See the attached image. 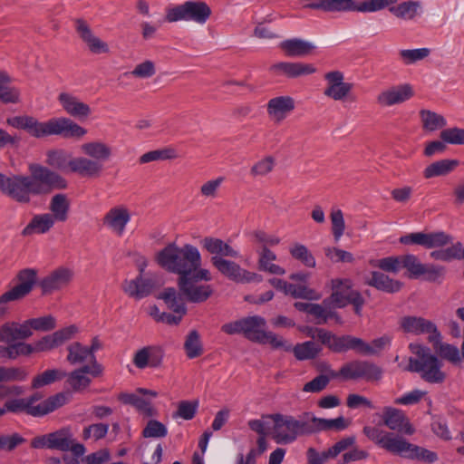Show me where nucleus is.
<instances>
[{
	"instance_id": "1",
	"label": "nucleus",
	"mask_w": 464,
	"mask_h": 464,
	"mask_svg": "<svg viewBox=\"0 0 464 464\" xmlns=\"http://www.w3.org/2000/svg\"><path fill=\"white\" fill-rule=\"evenodd\" d=\"M29 170L30 176L10 177L6 195L17 202L29 203L31 194H47L53 188L63 189L67 187V181L62 176L46 167L31 164Z\"/></svg>"
},
{
	"instance_id": "2",
	"label": "nucleus",
	"mask_w": 464,
	"mask_h": 464,
	"mask_svg": "<svg viewBox=\"0 0 464 464\" xmlns=\"http://www.w3.org/2000/svg\"><path fill=\"white\" fill-rule=\"evenodd\" d=\"M7 123L14 128L26 130L29 135L36 139L57 135L65 139L81 140L87 134L85 128L66 117L39 121L32 116H14L7 119Z\"/></svg>"
},
{
	"instance_id": "3",
	"label": "nucleus",
	"mask_w": 464,
	"mask_h": 464,
	"mask_svg": "<svg viewBox=\"0 0 464 464\" xmlns=\"http://www.w3.org/2000/svg\"><path fill=\"white\" fill-rule=\"evenodd\" d=\"M362 433L378 447L402 458L432 463L438 459L435 452L412 444L403 437L387 432L375 426H364Z\"/></svg>"
},
{
	"instance_id": "4",
	"label": "nucleus",
	"mask_w": 464,
	"mask_h": 464,
	"mask_svg": "<svg viewBox=\"0 0 464 464\" xmlns=\"http://www.w3.org/2000/svg\"><path fill=\"white\" fill-rule=\"evenodd\" d=\"M156 261L164 270L179 277H186L203 269L201 254L191 244L179 246L176 243H169L158 252Z\"/></svg>"
},
{
	"instance_id": "5",
	"label": "nucleus",
	"mask_w": 464,
	"mask_h": 464,
	"mask_svg": "<svg viewBox=\"0 0 464 464\" xmlns=\"http://www.w3.org/2000/svg\"><path fill=\"white\" fill-rule=\"evenodd\" d=\"M310 415L311 412H305L299 420H296L291 415L268 414L267 418L272 420L271 436L273 440L279 444H289L295 441L298 436L312 434Z\"/></svg>"
},
{
	"instance_id": "6",
	"label": "nucleus",
	"mask_w": 464,
	"mask_h": 464,
	"mask_svg": "<svg viewBox=\"0 0 464 464\" xmlns=\"http://www.w3.org/2000/svg\"><path fill=\"white\" fill-rule=\"evenodd\" d=\"M410 349L417 358H409L405 371L419 373L422 380L430 383H442L445 381L446 373L441 370V361L428 347L411 344Z\"/></svg>"
},
{
	"instance_id": "7",
	"label": "nucleus",
	"mask_w": 464,
	"mask_h": 464,
	"mask_svg": "<svg viewBox=\"0 0 464 464\" xmlns=\"http://www.w3.org/2000/svg\"><path fill=\"white\" fill-rule=\"evenodd\" d=\"M397 0H312L306 5L310 9L325 12H360L373 13L389 7Z\"/></svg>"
},
{
	"instance_id": "8",
	"label": "nucleus",
	"mask_w": 464,
	"mask_h": 464,
	"mask_svg": "<svg viewBox=\"0 0 464 464\" xmlns=\"http://www.w3.org/2000/svg\"><path fill=\"white\" fill-rule=\"evenodd\" d=\"M266 321L259 315L248 316L243 318V334L252 342L261 344L269 343L274 349L291 350V343L274 334L266 331Z\"/></svg>"
},
{
	"instance_id": "9",
	"label": "nucleus",
	"mask_w": 464,
	"mask_h": 464,
	"mask_svg": "<svg viewBox=\"0 0 464 464\" xmlns=\"http://www.w3.org/2000/svg\"><path fill=\"white\" fill-rule=\"evenodd\" d=\"M212 279L209 270L203 268L196 273L178 278L179 292L191 303H203L213 294L210 285L199 284V281H210Z\"/></svg>"
},
{
	"instance_id": "10",
	"label": "nucleus",
	"mask_w": 464,
	"mask_h": 464,
	"mask_svg": "<svg viewBox=\"0 0 464 464\" xmlns=\"http://www.w3.org/2000/svg\"><path fill=\"white\" fill-rule=\"evenodd\" d=\"M211 15V9L203 1H186L182 5L169 7L166 11L165 20L169 23L193 21L205 24Z\"/></svg>"
},
{
	"instance_id": "11",
	"label": "nucleus",
	"mask_w": 464,
	"mask_h": 464,
	"mask_svg": "<svg viewBox=\"0 0 464 464\" xmlns=\"http://www.w3.org/2000/svg\"><path fill=\"white\" fill-rule=\"evenodd\" d=\"M381 367L369 361H353L343 364L339 372L331 371L333 378L342 377L344 380L362 379L366 382H378L382 377Z\"/></svg>"
},
{
	"instance_id": "12",
	"label": "nucleus",
	"mask_w": 464,
	"mask_h": 464,
	"mask_svg": "<svg viewBox=\"0 0 464 464\" xmlns=\"http://www.w3.org/2000/svg\"><path fill=\"white\" fill-rule=\"evenodd\" d=\"M18 284L9 291L0 295V319H3L9 312V303L17 301L27 295L36 282V271L34 269H23L16 276Z\"/></svg>"
},
{
	"instance_id": "13",
	"label": "nucleus",
	"mask_w": 464,
	"mask_h": 464,
	"mask_svg": "<svg viewBox=\"0 0 464 464\" xmlns=\"http://www.w3.org/2000/svg\"><path fill=\"white\" fill-rule=\"evenodd\" d=\"M29 371L24 366H0V401L21 396L24 390L10 382H23L28 379Z\"/></svg>"
},
{
	"instance_id": "14",
	"label": "nucleus",
	"mask_w": 464,
	"mask_h": 464,
	"mask_svg": "<svg viewBox=\"0 0 464 464\" xmlns=\"http://www.w3.org/2000/svg\"><path fill=\"white\" fill-rule=\"evenodd\" d=\"M143 268L140 269V276L122 283V290L130 297L142 299L162 285V281L157 275L143 276Z\"/></svg>"
},
{
	"instance_id": "15",
	"label": "nucleus",
	"mask_w": 464,
	"mask_h": 464,
	"mask_svg": "<svg viewBox=\"0 0 464 464\" xmlns=\"http://www.w3.org/2000/svg\"><path fill=\"white\" fill-rule=\"evenodd\" d=\"M210 261L220 274L237 283L244 284L262 281V276L242 268L234 261L220 256H211Z\"/></svg>"
},
{
	"instance_id": "16",
	"label": "nucleus",
	"mask_w": 464,
	"mask_h": 464,
	"mask_svg": "<svg viewBox=\"0 0 464 464\" xmlns=\"http://www.w3.org/2000/svg\"><path fill=\"white\" fill-rule=\"evenodd\" d=\"M400 326L404 333L412 334H429V341L439 343L440 334L436 325L430 320L419 316H403L400 319Z\"/></svg>"
},
{
	"instance_id": "17",
	"label": "nucleus",
	"mask_w": 464,
	"mask_h": 464,
	"mask_svg": "<svg viewBox=\"0 0 464 464\" xmlns=\"http://www.w3.org/2000/svg\"><path fill=\"white\" fill-rule=\"evenodd\" d=\"M130 218V209L124 205H117L104 214L102 225L117 237H122Z\"/></svg>"
},
{
	"instance_id": "18",
	"label": "nucleus",
	"mask_w": 464,
	"mask_h": 464,
	"mask_svg": "<svg viewBox=\"0 0 464 464\" xmlns=\"http://www.w3.org/2000/svg\"><path fill=\"white\" fill-rule=\"evenodd\" d=\"M400 242L404 245H420L426 248L442 247L451 242V237L445 232L434 233H411L400 237Z\"/></svg>"
},
{
	"instance_id": "19",
	"label": "nucleus",
	"mask_w": 464,
	"mask_h": 464,
	"mask_svg": "<svg viewBox=\"0 0 464 464\" xmlns=\"http://www.w3.org/2000/svg\"><path fill=\"white\" fill-rule=\"evenodd\" d=\"M73 276L74 273L71 268L60 266L54 269L39 283L43 295H50L67 287L72 281Z\"/></svg>"
},
{
	"instance_id": "20",
	"label": "nucleus",
	"mask_w": 464,
	"mask_h": 464,
	"mask_svg": "<svg viewBox=\"0 0 464 464\" xmlns=\"http://www.w3.org/2000/svg\"><path fill=\"white\" fill-rule=\"evenodd\" d=\"M327 85L324 91V96L334 101H343L353 89V84L345 82L343 73L340 71H332L324 74Z\"/></svg>"
},
{
	"instance_id": "21",
	"label": "nucleus",
	"mask_w": 464,
	"mask_h": 464,
	"mask_svg": "<svg viewBox=\"0 0 464 464\" xmlns=\"http://www.w3.org/2000/svg\"><path fill=\"white\" fill-rule=\"evenodd\" d=\"M414 95L412 86L409 83L391 86L382 91L376 97L377 103L382 107H391L410 100Z\"/></svg>"
},
{
	"instance_id": "22",
	"label": "nucleus",
	"mask_w": 464,
	"mask_h": 464,
	"mask_svg": "<svg viewBox=\"0 0 464 464\" xmlns=\"http://www.w3.org/2000/svg\"><path fill=\"white\" fill-rule=\"evenodd\" d=\"M295 108V102L291 96H276L267 102L266 113L274 123L279 124L294 111Z\"/></svg>"
},
{
	"instance_id": "23",
	"label": "nucleus",
	"mask_w": 464,
	"mask_h": 464,
	"mask_svg": "<svg viewBox=\"0 0 464 464\" xmlns=\"http://www.w3.org/2000/svg\"><path fill=\"white\" fill-rule=\"evenodd\" d=\"M42 399V394L35 392L26 398H14L7 400L3 407L0 408V417L7 412L11 413H26L28 415L37 417L35 402Z\"/></svg>"
},
{
	"instance_id": "24",
	"label": "nucleus",
	"mask_w": 464,
	"mask_h": 464,
	"mask_svg": "<svg viewBox=\"0 0 464 464\" xmlns=\"http://www.w3.org/2000/svg\"><path fill=\"white\" fill-rule=\"evenodd\" d=\"M316 69L313 64L304 63L280 62L270 66L269 72L274 76H285L287 78H297L315 72Z\"/></svg>"
},
{
	"instance_id": "25",
	"label": "nucleus",
	"mask_w": 464,
	"mask_h": 464,
	"mask_svg": "<svg viewBox=\"0 0 464 464\" xmlns=\"http://www.w3.org/2000/svg\"><path fill=\"white\" fill-rule=\"evenodd\" d=\"M164 350L160 346H145L138 350L133 356V364L139 369L157 368L162 363Z\"/></svg>"
},
{
	"instance_id": "26",
	"label": "nucleus",
	"mask_w": 464,
	"mask_h": 464,
	"mask_svg": "<svg viewBox=\"0 0 464 464\" xmlns=\"http://www.w3.org/2000/svg\"><path fill=\"white\" fill-rule=\"evenodd\" d=\"M382 420L390 430L407 435H411L414 432V429L409 422V420L402 411L399 409L385 407L383 409Z\"/></svg>"
},
{
	"instance_id": "27",
	"label": "nucleus",
	"mask_w": 464,
	"mask_h": 464,
	"mask_svg": "<svg viewBox=\"0 0 464 464\" xmlns=\"http://www.w3.org/2000/svg\"><path fill=\"white\" fill-rule=\"evenodd\" d=\"M33 336L28 322H7L0 326V343H15Z\"/></svg>"
},
{
	"instance_id": "28",
	"label": "nucleus",
	"mask_w": 464,
	"mask_h": 464,
	"mask_svg": "<svg viewBox=\"0 0 464 464\" xmlns=\"http://www.w3.org/2000/svg\"><path fill=\"white\" fill-rule=\"evenodd\" d=\"M333 293L329 297L330 303L335 307L343 308L348 304L350 295L353 293H359L353 289V283L350 279L335 278L331 281Z\"/></svg>"
},
{
	"instance_id": "29",
	"label": "nucleus",
	"mask_w": 464,
	"mask_h": 464,
	"mask_svg": "<svg viewBox=\"0 0 464 464\" xmlns=\"http://www.w3.org/2000/svg\"><path fill=\"white\" fill-rule=\"evenodd\" d=\"M76 31L81 39L87 44L91 53L100 54L109 52L108 44L93 34L85 21L82 19L76 21Z\"/></svg>"
},
{
	"instance_id": "30",
	"label": "nucleus",
	"mask_w": 464,
	"mask_h": 464,
	"mask_svg": "<svg viewBox=\"0 0 464 464\" xmlns=\"http://www.w3.org/2000/svg\"><path fill=\"white\" fill-rule=\"evenodd\" d=\"M58 101L63 109L73 118H88L92 113V109L87 103L81 102L77 97L67 92H62L58 96Z\"/></svg>"
},
{
	"instance_id": "31",
	"label": "nucleus",
	"mask_w": 464,
	"mask_h": 464,
	"mask_svg": "<svg viewBox=\"0 0 464 464\" xmlns=\"http://www.w3.org/2000/svg\"><path fill=\"white\" fill-rule=\"evenodd\" d=\"M103 171V165L98 160L89 157H75L72 159V172L81 177L95 179L99 178Z\"/></svg>"
},
{
	"instance_id": "32",
	"label": "nucleus",
	"mask_w": 464,
	"mask_h": 464,
	"mask_svg": "<svg viewBox=\"0 0 464 464\" xmlns=\"http://www.w3.org/2000/svg\"><path fill=\"white\" fill-rule=\"evenodd\" d=\"M279 48L287 57H304L311 54L315 46L308 41L292 38L281 42Z\"/></svg>"
},
{
	"instance_id": "33",
	"label": "nucleus",
	"mask_w": 464,
	"mask_h": 464,
	"mask_svg": "<svg viewBox=\"0 0 464 464\" xmlns=\"http://www.w3.org/2000/svg\"><path fill=\"white\" fill-rule=\"evenodd\" d=\"M80 149L85 156L92 159L93 160H98L102 164L108 161L112 156L111 147L100 140L82 143Z\"/></svg>"
},
{
	"instance_id": "34",
	"label": "nucleus",
	"mask_w": 464,
	"mask_h": 464,
	"mask_svg": "<svg viewBox=\"0 0 464 464\" xmlns=\"http://www.w3.org/2000/svg\"><path fill=\"white\" fill-rule=\"evenodd\" d=\"M202 247L205 248L212 256H230L238 257L239 254L230 245L220 238L207 237L201 240Z\"/></svg>"
},
{
	"instance_id": "35",
	"label": "nucleus",
	"mask_w": 464,
	"mask_h": 464,
	"mask_svg": "<svg viewBox=\"0 0 464 464\" xmlns=\"http://www.w3.org/2000/svg\"><path fill=\"white\" fill-rule=\"evenodd\" d=\"M55 221L50 213L38 214L33 217L31 221L23 229L22 235L24 237L34 234H45L54 226Z\"/></svg>"
},
{
	"instance_id": "36",
	"label": "nucleus",
	"mask_w": 464,
	"mask_h": 464,
	"mask_svg": "<svg viewBox=\"0 0 464 464\" xmlns=\"http://www.w3.org/2000/svg\"><path fill=\"white\" fill-rule=\"evenodd\" d=\"M365 284L386 293L399 292L402 286L401 282L390 278L387 275L378 271H372L371 277L365 280Z\"/></svg>"
},
{
	"instance_id": "37",
	"label": "nucleus",
	"mask_w": 464,
	"mask_h": 464,
	"mask_svg": "<svg viewBox=\"0 0 464 464\" xmlns=\"http://www.w3.org/2000/svg\"><path fill=\"white\" fill-rule=\"evenodd\" d=\"M309 421L313 433L322 430L341 431L345 430L350 424V421L343 416L336 419H323L314 417L312 413L309 417Z\"/></svg>"
},
{
	"instance_id": "38",
	"label": "nucleus",
	"mask_w": 464,
	"mask_h": 464,
	"mask_svg": "<svg viewBox=\"0 0 464 464\" xmlns=\"http://www.w3.org/2000/svg\"><path fill=\"white\" fill-rule=\"evenodd\" d=\"M459 161L458 160L443 159L437 160L428 165L423 170V177L427 179L447 176L451 173L458 166Z\"/></svg>"
},
{
	"instance_id": "39",
	"label": "nucleus",
	"mask_w": 464,
	"mask_h": 464,
	"mask_svg": "<svg viewBox=\"0 0 464 464\" xmlns=\"http://www.w3.org/2000/svg\"><path fill=\"white\" fill-rule=\"evenodd\" d=\"M72 155L63 149L48 150L46 153V164L61 171L72 172Z\"/></svg>"
},
{
	"instance_id": "40",
	"label": "nucleus",
	"mask_w": 464,
	"mask_h": 464,
	"mask_svg": "<svg viewBox=\"0 0 464 464\" xmlns=\"http://www.w3.org/2000/svg\"><path fill=\"white\" fill-rule=\"evenodd\" d=\"M389 11L400 19L413 20L420 15L421 4L420 1L408 0L389 7Z\"/></svg>"
},
{
	"instance_id": "41",
	"label": "nucleus",
	"mask_w": 464,
	"mask_h": 464,
	"mask_svg": "<svg viewBox=\"0 0 464 464\" xmlns=\"http://www.w3.org/2000/svg\"><path fill=\"white\" fill-rule=\"evenodd\" d=\"M162 299L169 309L172 310L175 314L185 315L187 307L182 294L179 293L173 287L166 288L159 296Z\"/></svg>"
},
{
	"instance_id": "42",
	"label": "nucleus",
	"mask_w": 464,
	"mask_h": 464,
	"mask_svg": "<svg viewBox=\"0 0 464 464\" xmlns=\"http://www.w3.org/2000/svg\"><path fill=\"white\" fill-rule=\"evenodd\" d=\"M258 254V266L260 270L268 272L272 275L282 276L285 273V269L272 262L276 259V255L267 247L256 249Z\"/></svg>"
},
{
	"instance_id": "43",
	"label": "nucleus",
	"mask_w": 464,
	"mask_h": 464,
	"mask_svg": "<svg viewBox=\"0 0 464 464\" xmlns=\"http://www.w3.org/2000/svg\"><path fill=\"white\" fill-rule=\"evenodd\" d=\"M49 209L54 221L64 222L68 218L70 201L65 194L54 195L50 202Z\"/></svg>"
},
{
	"instance_id": "44",
	"label": "nucleus",
	"mask_w": 464,
	"mask_h": 464,
	"mask_svg": "<svg viewBox=\"0 0 464 464\" xmlns=\"http://www.w3.org/2000/svg\"><path fill=\"white\" fill-rule=\"evenodd\" d=\"M420 118L422 129L429 132L436 131L447 125V121L442 115L430 110H420Z\"/></svg>"
},
{
	"instance_id": "45",
	"label": "nucleus",
	"mask_w": 464,
	"mask_h": 464,
	"mask_svg": "<svg viewBox=\"0 0 464 464\" xmlns=\"http://www.w3.org/2000/svg\"><path fill=\"white\" fill-rule=\"evenodd\" d=\"M73 438V433L71 429L62 428L53 432L50 433V443L51 450H57L61 451H69L71 446L72 440Z\"/></svg>"
},
{
	"instance_id": "46",
	"label": "nucleus",
	"mask_w": 464,
	"mask_h": 464,
	"mask_svg": "<svg viewBox=\"0 0 464 464\" xmlns=\"http://www.w3.org/2000/svg\"><path fill=\"white\" fill-rule=\"evenodd\" d=\"M363 344V340L353 335H342L336 336L335 343H334V353H345L347 351L353 350L357 353L362 354V345Z\"/></svg>"
},
{
	"instance_id": "47",
	"label": "nucleus",
	"mask_w": 464,
	"mask_h": 464,
	"mask_svg": "<svg viewBox=\"0 0 464 464\" xmlns=\"http://www.w3.org/2000/svg\"><path fill=\"white\" fill-rule=\"evenodd\" d=\"M322 351V347L312 342L307 341L302 343H297L295 346L291 344V350L295 357L299 361L311 360L315 358Z\"/></svg>"
},
{
	"instance_id": "48",
	"label": "nucleus",
	"mask_w": 464,
	"mask_h": 464,
	"mask_svg": "<svg viewBox=\"0 0 464 464\" xmlns=\"http://www.w3.org/2000/svg\"><path fill=\"white\" fill-rule=\"evenodd\" d=\"M119 400L125 404L134 406L139 411L148 417L155 415V410L151 403L135 393H121Z\"/></svg>"
},
{
	"instance_id": "49",
	"label": "nucleus",
	"mask_w": 464,
	"mask_h": 464,
	"mask_svg": "<svg viewBox=\"0 0 464 464\" xmlns=\"http://www.w3.org/2000/svg\"><path fill=\"white\" fill-rule=\"evenodd\" d=\"M178 158L177 150L172 147H165L162 149L148 151L142 154L139 162L140 164H146L152 161H160V160H174Z\"/></svg>"
},
{
	"instance_id": "50",
	"label": "nucleus",
	"mask_w": 464,
	"mask_h": 464,
	"mask_svg": "<svg viewBox=\"0 0 464 464\" xmlns=\"http://www.w3.org/2000/svg\"><path fill=\"white\" fill-rule=\"evenodd\" d=\"M66 376V372L57 369L46 370L44 372L35 375L31 382L32 389H39L45 385L53 383Z\"/></svg>"
},
{
	"instance_id": "51",
	"label": "nucleus",
	"mask_w": 464,
	"mask_h": 464,
	"mask_svg": "<svg viewBox=\"0 0 464 464\" xmlns=\"http://www.w3.org/2000/svg\"><path fill=\"white\" fill-rule=\"evenodd\" d=\"M66 401L67 398L63 393H57L47 398L45 401L36 405L37 417H41L53 412L58 408L63 406Z\"/></svg>"
},
{
	"instance_id": "52",
	"label": "nucleus",
	"mask_w": 464,
	"mask_h": 464,
	"mask_svg": "<svg viewBox=\"0 0 464 464\" xmlns=\"http://www.w3.org/2000/svg\"><path fill=\"white\" fill-rule=\"evenodd\" d=\"M275 166L276 159L273 156H266L253 164L250 175L253 178L266 177L274 170Z\"/></svg>"
},
{
	"instance_id": "53",
	"label": "nucleus",
	"mask_w": 464,
	"mask_h": 464,
	"mask_svg": "<svg viewBox=\"0 0 464 464\" xmlns=\"http://www.w3.org/2000/svg\"><path fill=\"white\" fill-rule=\"evenodd\" d=\"M289 252L293 258L302 262L305 266H315V259L304 245L295 243L290 247Z\"/></svg>"
},
{
	"instance_id": "54",
	"label": "nucleus",
	"mask_w": 464,
	"mask_h": 464,
	"mask_svg": "<svg viewBox=\"0 0 464 464\" xmlns=\"http://www.w3.org/2000/svg\"><path fill=\"white\" fill-rule=\"evenodd\" d=\"M68 355H67V361L71 364H80L84 362L88 357H90V353L87 350L86 346H83L79 342H74L71 343L67 347Z\"/></svg>"
},
{
	"instance_id": "55",
	"label": "nucleus",
	"mask_w": 464,
	"mask_h": 464,
	"mask_svg": "<svg viewBox=\"0 0 464 464\" xmlns=\"http://www.w3.org/2000/svg\"><path fill=\"white\" fill-rule=\"evenodd\" d=\"M328 300L323 301L322 304H311L308 314H311L316 320V324H325L330 318L337 317V314L326 308Z\"/></svg>"
},
{
	"instance_id": "56",
	"label": "nucleus",
	"mask_w": 464,
	"mask_h": 464,
	"mask_svg": "<svg viewBox=\"0 0 464 464\" xmlns=\"http://www.w3.org/2000/svg\"><path fill=\"white\" fill-rule=\"evenodd\" d=\"M184 348L189 359L197 358L202 354L203 349L199 340V334L196 330L190 331L187 335Z\"/></svg>"
},
{
	"instance_id": "57",
	"label": "nucleus",
	"mask_w": 464,
	"mask_h": 464,
	"mask_svg": "<svg viewBox=\"0 0 464 464\" xmlns=\"http://www.w3.org/2000/svg\"><path fill=\"white\" fill-rule=\"evenodd\" d=\"M424 265L411 254L401 256V267L408 270L411 277L418 278L423 274Z\"/></svg>"
},
{
	"instance_id": "58",
	"label": "nucleus",
	"mask_w": 464,
	"mask_h": 464,
	"mask_svg": "<svg viewBox=\"0 0 464 464\" xmlns=\"http://www.w3.org/2000/svg\"><path fill=\"white\" fill-rule=\"evenodd\" d=\"M285 295H290L295 298H304L308 300H319L321 295L314 290L305 285H296L289 284L285 290Z\"/></svg>"
},
{
	"instance_id": "59",
	"label": "nucleus",
	"mask_w": 464,
	"mask_h": 464,
	"mask_svg": "<svg viewBox=\"0 0 464 464\" xmlns=\"http://www.w3.org/2000/svg\"><path fill=\"white\" fill-rule=\"evenodd\" d=\"M430 256L434 260H440L443 262H450L455 259L460 260L459 242H457L456 244H453L447 248L434 250L430 252Z\"/></svg>"
},
{
	"instance_id": "60",
	"label": "nucleus",
	"mask_w": 464,
	"mask_h": 464,
	"mask_svg": "<svg viewBox=\"0 0 464 464\" xmlns=\"http://www.w3.org/2000/svg\"><path fill=\"white\" fill-rule=\"evenodd\" d=\"M391 343V338L388 335L372 340L371 343H367L363 341L362 345V355H375L382 352L386 346Z\"/></svg>"
},
{
	"instance_id": "61",
	"label": "nucleus",
	"mask_w": 464,
	"mask_h": 464,
	"mask_svg": "<svg viewBox=\"0 0 464 464\" xmlns=\"http://www.w3.org/2000/svg\"><path fill=\"white\" fill-rule=\"evenodd\" d=\"M26 321L28 322L30 331L33 333L34 331L48 332L56 326L55 319L52 315L31 318Z\"/></svg>"
},
{
	"instance_id": "62",
	"label": "nucleus",
	"mask_w": 464,
	"mask_h": 464,
	"mask_svg": "<svg viewBox=\"0 0 464 464\" xmlns=\"http://www.w3.org/2000/svg\"><path fill=\"white\" fill-rule=\"evenodd\" d=\"M440 137L449 144L464 145V129L458 127L444 129L440 131Z\"/></svg>"
},
{
	"instance_id": "63",
	"label": "nucleus",
	"mask_w": 464,
	"mask_h": 464,
	"mask_svg": "<svg viewBox=\"0 0 464 464\" xmlns=\"http://www.w3.org/2000/svg\"><path fill=\"white\" fill-rule=\"evenodd\" d=\"M253 242L258 245L257 249L263 247L275 246L280 243V238L274 235H269L263 230H256L252 234Z\"/></svg>"
},
{
	"instance_id": "64",
	"label": "nucleus",
	"mask_w": 464,
	"mask_h": 464,
	"mask_svg": "<svg viewBox=\"0 0 464 464\" xmlns=\"http://www.w3.org/2000/svg\"><path fill=\"white\" fill-rule=\"evenodd\" d=\"M156 73L155 63L151 60H145L138 63L130 72V74L135 78L147 79L150 78Z\"/></svg>"
}]
</instances>
